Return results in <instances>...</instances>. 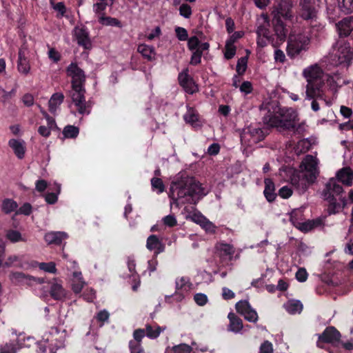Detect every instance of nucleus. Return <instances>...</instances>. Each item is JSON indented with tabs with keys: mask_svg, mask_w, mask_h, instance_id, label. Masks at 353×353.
Here are the masks:
<instances>
[{
	"mask_svg": "<svg viewBox=\"0 0 353 353\" xmlns=\"http://www.w3.org/2000/svg\"><path fill=\"white\" fill-rule=\"evenodd\" d=\"M204 194L200 183L193 178L183 177L171 183L170 196L175 201L195 204Z\"/></svg>",
	"mask_w": 353,
	"mask_h": 353,
	"instance_id": "1",
	"label": "nucleus"
},
{
	"mask_svg": "<svg viewBox=\"0 0 353 353\" xmlns=\"http://www.w3.org/2000/svg\"><path fill=\"white\" fill-rule=\"evenodd\" d=\"M302 75L307 81L305 99L308 100L318 99L325 101L323 86L327 76L320 65L314 63L306 67L303 70Z\"/></svg>",
	"mask_w": 353,
	"mask_h": 353,
	"instance_id": "2",
	"label": "nucleus"
},
{
	"mask_svg": "<svg viewBox=\"0 0 353 353\" xmlns=\"http://www.w3.org/2000/svg\"><path fill=\"white\" fill-rule=\"evenodd\" d=\"M297 119V114L292 109L285 108H278L273 113H270L264 118V121L271 127H275L279 130H291L295 128V121Z\"/></svg>",
	"mask_w": 353,
	"mask_h": 353,
	"instance_id": "3",
	"label": "nucleus"
},
{
	"mask_svg": "<svg viewBox=\"0 0 353 353\" xmlns=\"http://www.w3.org/2000/svg\"><path fill=\"white\" fill-rule=\"evenodd\" d=\"M353 57V50L350 43L344 39L340 38L333 45L328 55L324 58V61L332 65H348Z\"/></svg>",
	"mask_w": 353,
	"mask_h": 353,
	"instance_id": "4",
	"label": "nucleus"
},
{
	"mask_svg": "<svg viewBox=\"0 0 353 353\" xmlns=\"http://www.w3.org/2000/svg\"><path fill=\"white\" fill-rule=\"evenodd\" d=\"M310 39L309 32L306 29L294 31L290 34L287 46L288 55L294 57L303 50H306L310 43Z\"/></svg>",
	"mask_w": 353,
	"mask_h": 353,
	"instance_id": "5",
	"label": "nucleus"
},
{
	"mask_svg": "<svg viewBox=\"0 0 353 353\" xmlns=\"http://www.w3.org/2000/svg\"><path fill=\"white\" fill-rule=\"evenodd\" d=\"M64 343V334L60 333L57 327H52L48 333L45 334L43 339L38 343L39 352L43 353L48 347L51 353L61 347Z\"/></svg>",
	"mask_w": 353,
	"mask_h": 353,
	"instance_id": "6",
	"label": "nucleus"
},
{
	"mask_svg": "<svg viewBox=\"0 0 353 353\" xmlns=\"http://www.w3.org/2000/svg\"><path fill=\"white\" fill-rule=\"evenodd\" d=\"M67 75L71 78L72 90L83 89L85 75L76 63H71L66 69Z\"/></svg>",
	"mask_w": 353,
	"mask_h": 353,
	"instance_id": "7",
	"label": "nucleus"
},
{
	"mask_svg": "<svg viewBox=\"0 0 353 353\" xmlns=\"http://www.w3.org/2000/svg\"><path fill=\"white\" fill-rule=\"evenodd\" d=\"M293 7L294 3L291 0L276 1L272 11L274 18L291 20L294 17Z\"/></svg>",
	"mask_w": 353,
	"mask_h": 353,
	"instance_id": "8",
	"label": "nucleus"
},
{
	"mask_svg": "<svg viewBox=\"0 0 353 353\" xmlns=\"http://www.w3.org/2000/svg\"><path fill=\"white\" fill-rule=\"evenodd\" d=\"M85 88L72 90L70 92L72 103L76 107L78 112L81 114H88L90 112L91 106L90 103L85 100Z\"/></svg>",
	"mask_w": 353,
	"mask_h": 353,
	"instance_id": "9",
	"label": "nucleus"
},
{
	"mask_svg": "<svg viewBox=\"0 0 353 353\" xmlns=\"http://www.w3.org/2000/svg\"><path fill=\"white\" fill-rule=\"evenodd\" d=\"M299 16L304 21H315L318 17V9L314 0H300L299 3Z\"/></svg>",
	"mask_w": 353,
	"mask_h": 353,
	"instance_id": "10",
	"label": "nucleus"
},
{
	"mask_svg": "<svg viewBox=\"0 0 353 353\" xmlns=\"http://www.w3.org/2000/svg\"><path fill=\"white\" fill-rule=\"evenodd\" d=\"M302 216V209L294 210L290 214V221L299 230L302 232H307L314 228L320 226L321 225V221L320 219L316 220H307L305 219L302 221H299L296 219V216Z\"/></svg>",
	"mask_w": 353,
	"mask_h": 353,
	"instance_id": "11",
	"label": "nucleus"
},
{
	"mask_svg": "<svg viewBox=\"0 0 353 353\" xmlns=\"http://www.w3.org/2000/svg\"><path fill=\"white\" fill-rule=\"evenodd\" d=\"M314 174L308 175L307 173L299 172L294 174L291 178V183L299 194L304 193L309 185L315 181Z\"/></svg>",
	"mask_w": 353,
	"mask_h": 353,
	"instance_id": "12",
	"label": "nucleus"
},
{
	"mask_svg": "<svg viewBox=\"0 0 353 353\" xmlns=\"http://www.w3.org/2000/svg\"><path fill=\"white\" fill-rule=\"evenodd\" d=\"M30 337H26L19 334L15 340L0 345V353H17L21 348L26 347V340H30Z\"/></svg>",
	"mask_w": 353,
	"mask_h": 353,
	"instance_id": "13",
	"label": "nucleus"
},
{
	"mask_svg": "<svg viewBox=\"0 0 353 353\" xmlns=\"http://www.w3.org/2000/svg\"><path fill=\"white\" fill-rule=\"evenodd\" d=\"M10 279L15 284L34 285L35 284H41L44 283L43 279L37 278L23 272H12L10 275Z\"/></svg>",
	"mask_w": 353,
	"mask_h": 353,
	"instance_id": "14",
	"label": "nucleus"
},
{
	"mask_svg": "<svg viewBox=\"0 0 353 353\" xmlns=\"http://www.w3.org/2000/svg\"><path fill=\"white\" fill-rule=\"evenodd\" d=\"M236 311L242 314L244 318L250 321L256 323L258 321V314L255 310H254L249 302L247 301H240L236 304Z\"/></svg>",
	"mask_w": 353,
	"mask_h": 353,
	"instance_id": "15",
	"label": "nucleus"
},
{
	"mask_svg": "<svg viewBox=\"0 0 353 353\" xmlns=\"http://www.w3.org/2000/svg\"><path fill=\"white\" fill-rule=\"evenodd\" d=\"M74 37L77 43L85 49H90L92 47V42L90 39L89 32L84 27H76L74 29Z\"/></svg>",
	"mask_w": 353,
	"mask_h": 353,
	"instance_id": "16",
	"label": "nucleus"
},
{
	"mask_svg": "<svg viewBox=\"0 0 353 353\" xmlns=\"http://www.w3.org/2000/svg\"><path fill=\"white\" fill-rule=\"evenodd\" d=\"M179 81L186 92L193 94L198 91L197 85L188 74V69H185L179 74Z\"/></svg>",
	"mask_w": 353,
	"mask_h": 353,
	"instance_id": "17",
	"label": "nucleus"
},
{
	"mask_svg": "<svg viewBox=\"0 0 353 353\" xmlns=\"http://www.w3.org/2000/svg\"><path fill=\"white\" fill-rule=\"evenodd\" d=\"M340 336V333L334 327H327L323 332L319 336L317 345L319 347H323L321 345L322 342L334 343L339 340Z\"/></svg>",
	"mask_w": 353,
	"mask_h": 353,
	"instance_id": "18",
	"label": "nucleus"
},
{
	"mask_svg": "<svg viewBox=\"0 0 353 353\" xmlns=\"http://www.w3.org/2000/svg\"><path fill=\"white\" fill-rule=\"evenodd\" d=\"M336 29L340 37H347L353 31V17H347L339 21Z\"/></svg>",
	"mask_w": 353,
	"mask_h": 353,
	"instance_id": "19",
	"label": "nucleus"
},
{
	"mask_svg": "<svg viewBox=\"0 0 353 353\" xmlns=\"http://www.w3.org/2000/svg\"><path fill=\"white\" fill-rule=\"evenodd\" d=\"M343 188L337 183L334 179H330L326 183L325 190L323 192V197L325 199H329L334 197V195H339L343 192Z\"/></svg>",
	"mask_w": 353,
	"mask_h": 353,
	"instance_id": "20",
	"label": "nucleus"
},
{
	"mask_svg": "<svg viewBox=\"0 0 353 353\" xmlns=\"http://www.w3.org/2000/svg\"><path fill=\"white\" fill-rule=\"evenodd\" d=\"M301 168H303L301 172L307 173L308 175L314 174V178H316L318 174L317 161L314 157L311 155H307L302 161Z\"/></svg>",
	"mask_w": 353,
	"mask_h": 353,
	"instance_id": "21",
	"label": "nucleus"
},
{
	"mask_svg": "<svg viewBox=\"0 0 353 353\" xmlns=\"http://www.w3.org/2000/svg\"><path fill=\"white\" fill-rule=\"evenodd\" d=\"M48 284L50 289V294L54 299L61 300L65 296V291L61 282L57 279H54Z\"/></svg>",
	"mask_w": 353,
	"mask_h": 353,
	"instance_id": "22",
	"label": "nucleus"
},
{
	"mask_svg": "<svg viewBox=\"0 0 353 353\" xmlns=\"http://www.w3.org/2000/svg\"><path fill=\"white\" fill-rule=\"evenodd\" d=\"M275 36L277 37L280 42H283L285 40L287 35L288 34L289 30L282 21L281 19H273Z\"/></svg>",
	"mask_w": 353,
	"mask_h": 353,
	"instance_id": "23",
	"label": "nucleus"
},
{
	"mask_svg": "<svg viewBox=\"0 0 353 353\" xmlns=\"http://www.w3.org/2000/svg\"><path fill=\"white\" fill-rule=\"evenodd\" d=\"M8 145L12 148L17 158L22 159L24 157L26 152V143L23 140L12 139L9 141Z\"/></svg>",
	"mask_w": 353,
	"mask_h": 353,
	"instance_id": "24",
	"label": "nucleus"
},
{
	"mask_svg": "<svg viewBox=\"0 0 353 353\" xmlns=\"http://www.w3.org/2000/svg\"><path fill=\"white\" fill-rule=\"evenodd\" d=\"M338 180L347 186H351L353 183V170L345 167L338 171L336 174Z\"/></svg>",
	"mask_w": 353,
	"mask_h": 353,
	"instance_id": "25",
	"label": "nucleus"
},
{
	"mask_svg": "<svg viewBox=\"0 0 353 353\" xmlns=\"http://www.w3.org/2000/svg\"><path fill=\"white\" fill-rule=\"evenodd\" d=\"M85 285V282L83 279L81 272L74 271L72 279V289L73 292L76 294L80 293Z\"/></svg>",
	"mask_w": 353,
	"mask_h": 353,
	"instance_id": "26",
	"label": "nucleus"
},
{
	"mask_svg": "<svg viewBox=\"0 0 353 353\" xmlns=\"http://www.w3.org/2000/svg\"><path fill=\"white\" fill-rule=\"evenodd\" d=\"M68 235L64 232H50L46 234L45 241L49 243L60 244L62 240L67 239Z\"/></svg>",
	"mask_w": 353,
	"mask_h": 353,
	"instance_id": "27",
	"label": "nucleus"
},
{
	"mask_svg": "<svg viewBox=\"0 0 353 353\" xmlns=\"http://www.w3.org/2000/svg\"><path fill=\"white\" fill-rule=\"evenodd\" d=\"M228 319L230 320V324L228 330L233 332H239L243 328L242 320L238 317L235 314L230 312L228 314Z\"/></svg>",
	"mask_w": 353,
	"mask_h": 353,
	"instance_id": "28",
	"label": "nucleus"
},
{
	"mask_svg": "<svg viewBox=\"0 0 353 353\" xmlns=\"http://www.w3.org/2000/svg\"><path fill=\"white\" fill-rule=\"evenodd\" d=\"M146 248L150 251H155L157 254L162 252L163 248L161 242L156 235L148 236L146 242Z\"/></svg>",
	"mask_w": 353,
	"mask_h": 353,
	"instance_id": "29",
	"label": "nucleus"
},
{
	"mask_svg": "<svg viewBox=\"0 0 353 353\" xmlns=\"http://www.w3.org/2000/svg\"><path fill=\"white\" fill-rule=\"evenodd\" d=\"M216 249L218 254L223 258L226 256L231 258L234 253L233 246L228 243H219L216 245Z\"/></svg>",
	"mask_w": 353,
	"mask_h": 353,
	"instance_id": "30",
	"label": "nucleus"
},
{
	"mask_svg": "<svg viewBox=\"0 0 353 353\" xmlns=\"http://www.w3.org/2000/svg\"><path fill=\"white\" fill-rule=\"evenodd\" d=\"M285 310L290 314H300L303 310V304L298 300H290L283 305Z\"/></svg>",
	"mask_w": 353,
	"mask_h": 353,
	"instance_id": "31",
	"label": "nucleus"
},
{
	"mask_svg": "<svg viewBox=\"0 0 353 353\" xmlns=\"http://www.w3.org/2000/svg\"><path fill=\"white\" fill-rule=\"evenodd\" d=\"M63 99L64 95L61 92H56L52 94L48 102L49 110L52 113H54L58 107L63 103Z\"/></svg>",
	"mask_w": 353,
	"mask_h": 353,
	"instance_id": "32",
	"label": "nucleus"
},
{
	"mask_svg": "<svg viewBox=\"0 0 353 353\" xmlns=\"http://www.w3.org/2000/svg\"><path fill=\"white\" fill-rule=\"evenodd\" d=\"M265 183V189H264V195L267 200L270 202L273 201L275 199V193H274V184L273 181L270 179H265L264 181Z\"/></svg>",
	"mask_w": 353,
	"mask_h": 353,
	"instance_id": "33",
	"label": "nucleus"
},
{
	"mask_svg": "<svg viewBox=\"0 0 353 353\" xmlns=\"http://www.w3.org/2000/svg\"><path fill=\"white\" fill-rule=\"evenodd\" d=\"M307 23L310 26V30H307V31L309 32L310 37L312 36L316 37L324 29V25L319 21V17L315 19V21H310Z\"/></svg>",
	"mask_w": 353,
	"mask_h": 353,
	"instance_id": "34",
	"label": "nucleus"
},
{
	"mask_svg": "<svg viewBox=\"0 0 353 353\" xmlns=\"http://www.w3.org/2000/svg\"><path fill=\"white\" fill-rule=\"evenodd\" d=\"M138 52L141 53L148 60H153L155 58V51L152 46L145 44H140L138 46Z\"/></svg>",
	"mask_w": 353,
	"mask_h": 353,
	"instance_id": "35",
	"label": "nucleus"
},
{
	"mask_svg": "<svg viewBox=\"0 0 353 353\" xmlns=\"http://www.w3.org/2000/svg\"><path fill=\"white\" fill-rule=\"evenodd\" d=\"M30 66L28 59L23 54V52L22 51H20L19 53L18 70L21 73L27 74L30 72Z\"/></svg>",
	"mask_w": 353,
	"mask_h": 353,
	"instance_id": "36",
	"label": "nucleus"
},
{
	"mask_svg": "<svg viewBox=\"0 0 353 353\" xmlns=\"http://www.w3.org/2000/svg\"><path fill=\"white\" fill-rule=\"evenodd\" d=\"M175 283L176 290L181 291L182 292H188L192 285L190 282V279L184 276L176 279Z\"/></svg>",
	"mask_w": 353,
	"mask_h": 353,
	"instance_id": "37",
	"label": "nucleus"
},
{
	"mask_svg": "<svg viewBox=\"0 0 353 353\" xmlns=\"http://www.w3.org/2000/svg\"><path fill=\"white\" fill-rule=\"evenodd\" d=\"M99 22L103 26L121 27V22L116 18L105 17L104 15L99 16Z\"/></svg>",
	"mask_w": 353,
	"mask_h": 353,
	"instance_id": "38",
	"label": "nucleus"
},
{
	"mask_svg": "<svg viewBox=\"0 0 353 353\" xmlns=\"http://www.w3.org/2000/svg\"><path fill=\"white\" fill-rule=\"evenodd\" d=\"M58 130V127L57 124L52 125L51 124H47V125H41L38 128V132L39 134L45 137L48 138L50 136L51 132Z\"/></svg>",
	"mask_w": 353,
	"mask_h": 353,
	"instance_id": "39",
	"label": "nucleus"
},
{
	"mask_svg": "<svg viewBox=\"0 0 353 353\" xmlns=\"http://www.w3.org/2000/svg\"><path fill=\"white\" fill-rule=\"evenodd\" d=\"M79 130L74 125H67L63 128V134L64 138L73 139L78 136Z\"/></svg>",
	"mask_w": 353,
	"mask_h": 353,
	"instance_id": "40",
	"label": "nucleus"
},
{
	"mask_svg": "<svg viewBox=\"0 0 353 353\" xmlns=\"http://www.w3.org/2000/svg\"><path fill=\"white\" fill-rule=\"evenodd\" d=\"M184 119L187 123L194 124L199 119L196 111L192 108H188L187 112L184 114Z\"/></svg>",
	"mask_w": 353,
	"mask_h": 353,
	"instance_id": "41",
	"label": "nucleus"
},
{
	"mask_svg": "<svg viewBox=\"0 0 353 353\" xmlns=\"http://www.w3.org/2000/svg\"><path fill=\"white\" fill-rule=\"evenodd\" d=\"M6 238L12 243H17L19 241H25V239L22 237L21 234L17 230H9L7 231L6 234Z\"/></svg>",
	"mask_w": 353,
	"mask_h": 353,
	"instance_id": "42",
	"label": "nucleus"
},
{
	"mask_svg": "<svg viewBox=\"0 0 353 353\" xmlns=\"http://www.w3.org/2000/svg\"><path fill=\"white\" fill-rule=\"evenodd\" d=\"M203 33L201 32L198 31L197 35L191 37L188 40V47L189 50L192 51H195L199 46L200 41L199 37H201Z\"/></svg>",
	"mask_w": 353,
	"mask_h": 353,
	"instance_id": "43",
	"label": "nucleus"
},
{
	"mask_svg": "<svg viewBox=\"0 0 353 353\" xmlns=\"http://www.w3.org/2000/svg\"><path fill=\"white\" fill-rule=\"evenodd\" d=\"M17 208V204L12 199H6L2 203V210L6 213H10Z\"/></svg>",
	"mask_w": 353,
	"mask_h": 353,
	"instance_id": "44",
	"label": "nucleus"
},
{
	"mask_svg": "<svg viewBox=\"0 0 353 353\" xmlns=\"http://www.w3.org/2000/svg\"><path fill=\"white\" fill-rule=\"evenodd\" d=\"M310 148V143L306 139H303L297 143L295 152L297 154L307 152Z\"/></svg>",
	"mask_w": 353,
	"mask_h": 353,
	"instance_id": "45",
	"label": "nucleus"
},
{
	"mask_svg": "<svg viewBox=\"0 0 353 353\" xmlns=\"http://www.w3.org/2000/svg\"><path fill=\"white\" fill-rule=\"evenodd\" d=\"M340 9L345 12L353 11V0H338Z\"/></svg>",
	"mask_w": 353,
	"mask_h": 353,
	"instance_id": "46",
	"label": "nucleus"
},
{
	"mask_svg": "<svg viewBox=\"0 0 353 353\" xmlns=\"http://www.w3.org/2000/svg\"><path fill=\"white\" fill-rule=\"evenodd\" d=\"M110 3L104 1H99L93 5V11L97 15L99 18V15H103V12L105 10L107 6H108Z\"/></svg>",
	"mask_w": 353,
	"mask_h": 353,
	"instance_id": "47",
	"label": "nucleus"
},
{
	"mask_svg": "<svg viewBox=\"0 0 353 353\" xmlns=\"http://www.w3.org/2000/svg\"><path fill=\"white\" fill-rule=\"evenodd\" d=\"M151 185L152 190L157 191L159 194L162 193L165 190L163 183L159 178H152L151 179Z\"/></svg>",
	"mask_w": 353,
	"mask_h": 353,
	"instance_id": "48",
	"label": "nucleus"
},
{
	"mask_svg": "<svg viewBox=\"0 0 353 353\" xmlns=\"http://www.w3.org/2000/svg\"><path fill=\"white\" fill-rule=\"evenodd\" d=\"M163 330L157 326L154 329L151 325H146V335L150 339H155L159 336Z\"/></svg>",
	"mask_w": 353,
	"mask_h": 353,
	"instance_id": "49",
	"label": "nucleus"
},
{
	"mask_svg": "<svg viewBox=\"0 0 353 353\" xmlns=\"http://www.w3.org/2000/svg\"><path fill=\"white\" fill-rule=\"evenodd\" d=\"M328 200L330 202V205L327 208L328 213L330 214H332L339 212L341 209V205L336 203L334 197H331Z\"/></svg>",
	"mask_w": 353,
	"mask_h": 353,
	"instance_id": "50",
	"label": "nucleus"
},
{
	"mask_svg": "<svg viewBox=\"0 0 353 353\" xmlns=\"http://www.w3.org/2000/svg\"><path fill=\"white\" fill-rule=\"evenodd\" d=\"M38 266L40 270H43L46 272L56 273L57 268L54 262L49 263H39Z\"/></svg>",
	"mask_w": 353,
	"mask_h": 353,
	"instance_id": "51",
	"label": "nucleus"
},
{
	"mask_svg": "<svg viewBox=\"0 0 353 353\" xmlns=\"http://www.w3.org/2000/svg\"><path fill=\"white\" fill-rule=\"evenodd\" d=\"M236 54V47L234 44L226 41L225 46V57L227 59H232Z\"/></svg>",
	"mask_w": 353,
	"mask_h": 353,
	"instance_id": "52",
	"label": "nucleus"
},
{
	"mask_svg": "<svg viewBox=\"0 0 353 353\" xmlns=\"http://www.w3.org/2000/svg\"><path fill=\"white\" fill-rule=\"evenodd\" d=\"M180 15L185 19H189L192 15V8L187 3H183L179 7Z\"/></svg>",
	"mask_w": 353,
	"mask_h": 353,
	"instance_id": "53",
	"label": "nucleus"
},
{
	"mask_svg": "<svg viewBox=\"0 0 353 353\" xmlns=\"http://www.w3.org/2000/svg\"><path fill=\"white\" fill-rule=\"evenodd\" d=\"M53 9L57 12V17H62L64 16L65 12H66V8L63 3L59 2L57 3H51Z\"/></svg>",
	"mask_w": 353,
	"mask_h": 353,
	"instance_id": "54",
	"label": "nucleus"
},
{
	"mask_svg": "<svg viewBox=\"0 0 353 353\" xmlns=\"http://www.w3.org/2000/svg\"><path fill=\"white\" fill-rule=\"evenodd\" d=\"M15 89H12L10 91H6L2 88H0V98L2 101L6 102L11 99L15 94Z\"/></svg>",
	"mask_w": 353,
	"mask_h": 353,
	"instance_id": "55",
	"label": "nucleus"
},
{
	"mask_svg": "<svg viewBox=\"0 0 353 353\" xmlns=\"http://www.w3.org/2000/svg\"><path fill=\"white\" fill-rule=\"evenodd\" d=\"M174 353H191L192 348L190 345L182 343L173 347Z\"/></svg>",
	"mask_w": 353,
	"mask_h": 353,
	"instance_id": "56",
	"label": "nucleus"
},
{
	"mask_svg": "<svg viewBox=\"0 0 353 353\" xmlns=\"http://www.w3.org/2000/svg\"><path fill=\"white\" fill-rule=\"evenodd\" d=\"M175 33L176 37L180 41H186L188 38V34L187 30L184 28L176 27L175 28Z\"/></svg>",
	"mask_w": 353,
	"mask_h": 353,
	"instance_id": "57",
	"label": "nucleus"
},
{
	"mask_svg": "<svg viewBox=\"0 0 353 353\" xmlns=\"http://www.w3.org/2000/svg\"><path fill=\"white\" fill-rule=\"evenodd\" d=\"M247 62L248 59L246 57H241V59H239L236 65V72L239 74H243L245 71L247 67Z\"/></svg>",
	"mask_w": 353,
	"mask_h": 353,
	"instance_id": "58",
	"label": "nucleus"
},
{
	"mask_svg": "<svg viewBox=\"0 0 353 353\" xmlns=\"http://www.w3.org/2000/svg\"><path fill=\"white\" fill-rule=\"evenodd\" d=\"M61 187L59 185H57V193H48L45 196L46 201L49 204H54L57 201V194H59Z\"/></svg>",
	"mask_w": 353,
	"mask_h": 353,
	"instance_id": "59",
	"label": "nucleus"
},
{
	"mask_svg": "<svg viewBox=\"0 0 353 353\" xmlns=\"http://www.w3.org/2000/svg\"><path fill=\"white\" fill-rule=\"evenodd\" d=\"M163 224L168 227L172 228L177 224V221L174 215H168L162 219Z\"/></svg>",
	"mask_w": 353,
	"mask_h": 353,
	"instance_id": "60",
	"label": "nucleus"
},
{
	"mask_svg": "<svg viewBox=\"0 0 353 353\" xmlns=\"http://www.w3.org/2000/svg\"><path fill=\"white\" fill-rule=\"evenodd\" d=\"M129 345L131 353H143V350L141 345V342L131 341Z\"/></svg>",
	"mask_w": 353,
	"mask_h": 353,
	"instance_id": "61",
	"label": "nucleus"
},
{
	"mask_svg": "<svg viewBox=\"0 0 353 353\" xmlns=\"http://www.w3.org/2000/svg\"><path fill=\"white\" fill-rule=\"evenodd\" d=\"M194 300L196 304L203 306L207 303L208 296L205 294L197 293L194 295Z\"/></svg>",
	"mask_w": 353,
	"mask_h": 353,
	"instance_id": "62",
	"label": "nucleus"
},
{
	"mask_svg": "<svg viewBox=\"0 0 353 353\" xmlns=\"http://www.w3.org/2000/svg\"><path fill=\"white\" fill-rule=\"evenodd\" d=\"M201 227L208 233L214 234L216 232V226L207 219Z\"/></svg>",
	"mask_w": 353,
	"mask_h": 353,
	"instance_id": "63",
	"label": "nucleus"
},
{
	"mask_svg": "<svg viewBox=\"0 0 353 353\" xmlns=\"http://www.w3.org/2000/svg\"><path fill=\"white\" fill-rule=\"evenodd\" d=\"M273 345L271 342L265 341L260 346V353H272Z\"/></svg>",
	"mask_w": 353,
	"mask_h": 353,
	"instance_id": "64",
	"label": "nucleus"
}]
</instances>
